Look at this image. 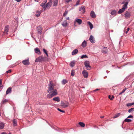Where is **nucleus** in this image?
I'll return each mask as SVG.
<instances>
[{
	"mask_svg": "<svg viewBox=\"0 0 134 134\" xmlns=\"http://www.w3.org/2000/svg\"><path fill=\"white\" fill-rule=\"evenodd\" d=\"M109 98L111 100H112L113 98H114V96L113 95L112 96H111L110 95H109L108 96Z\"/></svg>",
	"mask_w": 134,
	"mask_h": 134,
	"instance_id": "43",
	"label": "nucleus"
},
{
	"mask_svg": "<svg viewBox=\"0 0 134 134\" xmlns=\"http://www.w3.org/2000/svg\"><path fill=\"white\" fill-rule=\"evenodd\" d=\"M72 1V0H66V2H67V3H68L70 2L71 1Z\"/></svg>",
	"mask_w": 134,
	"mask_h": 134,
	"instance_id": "52",
	"label": "nucleus"
},
{
	"mask_svg": "<svg viewBox=\"0 0 134 134\" xmlns=\"http://www.w3.org/2000/svg\"><path fill=\"white\" fill-rule=\"evenodd\" d=\"M62 25L64 27L66 26L67 25V23L66 20L64 21L62 24Z\"/></svg>",
	"mask_w": 134,
	"mask_h": 134,
	"instance_id": "23",
	"label": "nucleus"
},
{
	"mask_svg": "<svg viewBox=\"0 0 134 134\" xmlns=\"http://www.w3.org/2000/svg\"><path fill=\"white\" fill-rule=\"evenodd\" d=\"M58 132H64V131H63L61 129H59L58 130H57Z\"/></svg>",
	"mask_w": 134,
	"mask_h": 134,
	"instance_id": "51",
	"label": "nucleus"
},
{
	"mask_svg": "<svg viewBox=\"0 0 134 134\" xmlns=\"http://www.w3.org/2000/svg\"><path fill=\"white\" fill-rule=\"evenodd\" d=\"M125 122H130L132 121V120L131 119H128L127 118H126L124 120Z\"/></svg>",
	"mask_w": 134,
	"mask_h": 134,
	"instance_id": "31",
	"label": "nucleus"
},
{
	"mask_svg": "<svg viewBox=\"0 0 134 134\" xmlns=\"http://www.w3.org/2000/svg\"><path fill=\"white\" fill-rule=\"evenodd\" d=\"M35 52L38 55L41 54V52L39 48H36L34 49Z\"/></svg>",
	"mask_w": 134,
	"mask_h": 134,
	"instance_id": "13",
	"label": "nucleus"
},
{
	"mask_svg": "<svg viewBox=\"0 0 134 134\" xmlns=\"http://www.w3.org/2000/svg\"><path fill=\"white\" fill-rule=\"evenodd\" d=\"M79 124L81 127H84L85 126V124L83 122H79Z\"/></svg>",
	"mask_w": 134,
	"mask_h": 134,
	"instance_id": "28",
	"label": "nucleus"
},
{
	"mask_svg": "<svg viewBox=\"0 0 134 134\" xmlns=\"http://www.w3.org/2000/svg\"><path fill=\"white\" fill-rule=\"evenodd\" d=\"M31 36L32 37V38H34V39L36 41V39H35V38L33 36H32V34H31Z\"/></svg>",
	"mask_w": 134,
	"mask_h": 134,
	"instance_id": "54",
	"label": "nucleus"
},
{
	"mask_svg": "<svg viewBox=\"0 0 134 134\" xmlns=\"http://www.w3.org/2000/svg\"><path fill=\"white\" fill-rule=\"evenodd\" d=\"M45 3H42V4H40V6L42 7L44 9H45Z\"/></svg>",
	"mask_w": 134,
	"mask_h": 134,
	"instance_id": "39",
	"label": "nucleus"
},
{
	"mask_svg": "<svg viewBox=\"0 0 134 134\" xmlns=\"http://www.w3.org/2000/svg\"><path fill=\"white\" fill-rule=\"evenodd\" d=\"M4 127V124L2 122H0V129H3Z\"/></svg>",
	"mask_w": 134,
	"mask_h": 134,
	"instance_id": "29",
	"label": "nucleus"
},
{
	"mask_svg": "<svg viewBox=\"0 0 134 134\" xmlns=\"http://www.w3.org/2000/svg\"><path fill=\"white\" fill-rule=\"evenodd\" d=\"M37 33L38 34H40L41 35L42 34V27L40 26H39L37 27Z\"/></svg>",
	"mask_w": 134,
	"mask_h": 134,
	"instance_id": "4",
	"label": "nucleus"
},
{
	"mask_svg": "<svg viewBox=\"0 0 134 134\" xmlns=\"http://www.w3.org/2000/svg\"><path fill=\"white\" fill-rule=\"evenodd\" d=\"M87 24L89 25L90 27V29H92L93 27V25L92 23L90 21H88L87 22Z\"/></svg>",
	"mask_w": 134,
	"mask_h": 134,
	"instance_id": "22",
	"label": "nucleus"
},
{
	"mask_svg": "<svg viewBox=\"0 0 134 134\" xmlns=\"http://www.w3.org/2000/svg\"><path fill=\"white\" fill-rule=\"evenodd\" d=\"M128 4V2H126L124 3V5L123 6L122 8H124L125 10L127 8V5Z\"/></svg>",
	"mask_w": 134,
	"mask_h": 134,
	"instance_id": "17",
	"label": "nucleus"
},
{
	"mask_svg": "<svg viewBox=\"0 0 134 134\" xmlns=\"http://www.w3.org/2000/svg\"><path fill=\"white\" fill-rule=\"evenodd\" d=\"M46 58L43 56H41L37 58L35 60L36 62H41L46 60Z\"/></svg>",
	"mask_w": 134,
	"mask_h": 134,
	"instance_id": "2",
	"label": "nucleus"
},
{
	"mask_svg": "<svg viewBox=\"0 0 134 134\" xmlns=\"http://www.w3.org/2000/svg\"><path fill=\"white\" fill-rule=\"evenodd\" d=\"M120 115V113H118L116 114L113 117L114 118H115L119 117Z\"/></svg>",
	"mask_w": 134,
	"mask_h": 134,
	"instance_id": "32",
	"label": "nucleus"
},
{
	"mask_svg": "<svg viewBox=\"0 0 134 134\" xmlns=\"http://www.w3.org/2000/svg\"><path fill=\"white\" fill-rule=\"evenodd\" d=\"M11 72V70L10 69L9 70H8L6 72V73L8 74L10 72Z\"/></svg>",
	"mask_w": 134,
	"mask_h": 134,
	"instance_id": "50",
	"label": "nucleus"
},
{
	"mask_svg": "<svg viewBox=\"0 0 134 134\" xmlns=\"http://www.w3.org/2000/svg\"><path fill=\"white\" fill-rule=\"evenodd\" d=\"M76 22L79 25H80L82 23V21L80 19L76 18L75 19L74 23Z\"/></svg>",
	"mask_w": 134,
	"mask_h": 134,
	"instance_id": "11",
	"label": "nucleus"
},
{
	"mask_svg": "<svg viewBox=\"0 0 134 134\" xmlns=\"http://www.w3.org/2000/svg\"><path fill=\"white\" fill-rule=\"evenodd\" d=\"M106 49V48L104 47L103 48V49L102 50V52L103 53H107V50H104V49Z\"/></svg>",
	"mask_w": 134,
	"mask_h": 134,
	"instance_id": "38",
	"label": "nucleus"
},
{
	"mask_svg": "<svg viewBox=\"0 0 134 134\" xmlns=\"http://www.w3.org/2000/svg\"><path fill=\"white\" fill-rule=\"evenodd\" d=\"M8 100L5 99L2 102V104H5L6 102H8Z\"/></svg>",
	"mask_w": 134,
	"mask_h": 134,
	"instance_id": "45",
	"label": "nucleus"
},
{
	"mask_svg": "<svg viewBox=\"0 0 134 134\" xmlns=\"http://www.w3.org/2000/svg\"><path fill=\"white\" fill-rule=\"evenodd\" d=\"M125 10L124 8H122L119 10L118 12V14H121L124 12Z\"/></svg>",
	"mask_w": 134,
	"mask_h": 134,
	"instance_id": "27",
	"label": "nucleus"
},
{
	"mask_svg": "<svg viewBox=\"0 0 134 134\" xmlns=\"http://www.w3.org/2000/svg\"><path fill=\"white\" fill-rule=\"evenodd\" d=\"M89 40L92 43H95V40L93 36L91 35L90 36Z\"/></svg>",
	"mask_w": 134,
	"mask_h": 134,
	"instance_id": "9",
	"label": "nucleus"
},
{
	"mask_svg": "<svg viewBox=\"0 0 134 134\" xmlns=\"http://www.w3.org/2000/svg\"><path fill=\"white\" fill-rule=\"evenodd\" d=\"M61 105L65 108L68 107V105L65 104L64 102L62 101L61 103Z\"/></svg>",
	"mask_w": 134,
	"mask_h": 134,
	"instance_id": "21",
	"label": "nucleus"
},
{
	"mask_svg": "<svg viewBox=\"0 0 134 134\" xmlns=\"http://www.w3.org/2000/svg\"><path fill=\"white\" fill-rule=\"evenodd\" d=\"M116 10H112L111 12V14L112 15H115L116 13Z\"/></svg>",
	"mask_w": 134,
	"mask_h": 134,
	"instance_id": "30",
	"label": "nucleus"
},
{
	"mask_svg": "<svg viewBox=\"0 0 134 134\" xmlns=\"http://www.w3.org/2000/svg\"><path fill=\"white\" fill-rule=\"evenodd\" d=\"M53 100L57 101V102H59L60 101V99L58 97H55L53 99Z\"/></svg>",
	"mask_w": 134,
	"mask_h": 134,
	"instance_id": "20",
	"label": "nucleus"
},
{
	"mask_svg": "<svg viewBox=\"0 0 134 134\" xmlns=\"http://www.w3.org/2000/svg\"><path fill=\"white\" fill-rule=\"evenodd\" d=\"M49 88L47 90L48 92L50 93L52 91L54 90V85L53 83H51V81H50L48 85Z\"/></svg>",
	"mask_w": 134,
	"mask_h": 134,
	"instance_id": "3",
	"label": "nucleus"
},
{
	"mask_svg": "<svg viewBox=\"0 0 134 134\" xmlns=\"http://www.w3.org/2000/svg\"><path fill=\"white\" fill-rule=\"evenodd\" d=\"M13 124L14 126H16L17 125V120L15 119H14L13 121Z\"/></svg>",
	"mask_w": 134,
	"mask_h": 134,
	"instance_id": "18",
	"label": "nucleus"
},
{
	"mask_svg": "<svg viewBox=\"0 0 134 134\" xmlns=\"http://www.w3.org/2000/svg\"><path fill=\"white\" fill-rule=\"evenodd\" d=\"M68 82V81L65 79H63L62 81V84L63 85H65Z\"/></svg>",
	"mask_w": 134,
	"mask_h": 134,
	"instance_id": "25",
	"label": "nucleus"
},
{
	"mask_svg": "<svg viewBox=\"0 0 134 134\" xmlns=\"http://www.w3.org/2000/svg\"><path fill=\"white\" fill-rule=\"evenodd\" d=\"M1 134H7V133L5 132H3L1 133Z\"/></svg>",
	"mask_w": 134,
	"mask_h": 134,
	"instance_id": "58",
	"label": "nucleus"
},
{
	"mask_svg": "<svg viewBox=\"0 0 134 134\" xmlns=\"http://www.w3.org/2000/svg\"><path fill=\"white\" fill-rule=\"evenodd\" d=\"M133 104H134V103H129L127 104L126 105L127 107H129V106H131Z\"/></svg>",
	"mask_w": 134,
	"mask_h": 134,
	"instance_id": "44",
	"label": "nucleus"
},
{
	"mask_svg": "<svg viewBox=\"0 0 134 134\" xmlns=\"http://www.w3.org/2000/svg\"><path fill=\"white\" fill-rule=\"evenodd\" d=\"M90 64V62L88 61H85L84 62V65L85 66Z\"/></svg>",
	"mask_w": 134,
	"mask_h": 134,
	"instance_id": "36",
	"label": "nucleus"
},
{
	"mask_svg": "<svg viewBox=\"0 0 134 134\" xmlns=\"http://www.w3.org/2000/svg\"><path fill=\"white\" fill-rule=\"evenodd\" d=\"M66 19L67 20H69V17H68L66 18Z\"/></svg>",
	"mask_w": 134,
	"mask_h": 134,
	"instance_id": "60",
	"label": "nucleus"
},
{
	"mask_svg": "<svg viewBox=\"0 0 134 134\" xmlns=\"http://www.w3.org/2000/svg\"><path fill=\"white\" fill-rule=\"evenodd\" d=\"M134 111V108H132L128 110V112L129 113H131Z\"/></svg>",
	"mask_w": 134,
	"mask_h": 134,
	"instance_id": "41",
	"label": "nucleus"
},
{
	"mask_svg": "<svg viewBox=\"0 0 134 134\" xmlns=\"http://www.w3.org/2000/svg\"><path fill=\"white\" fill-rule=\"evenodd\" d=\"M90 15L91 17L93 18H94L96 17L95 14L93 11H91L90 14Z\"/></svg>",
	"mask_w": 134,
	"mask_h": 134,
	"instance_id": "10",
	"label": "nucleus"
},
{
	"mask_svg": "<svg viewBox=\"0 0 134 134\" xmlns=\"http://www.w3.org/2000/svg\"><path fill=\"white\" fill-rule=\"evenodd\" d=\"M71 75L72 76H73L75 75V70H71Z\"/></svg>",
	"mask_w": 134,
	"mask_h": 134,
	"instance_id": "33",
	"label": "nucleus"
},
{
	"mask_svg": "<svg viewBox=\"0 0 134 134\" xmlns=\"http://www.w3.org/2000/svg\"><path fill=\"white\" fill-rule=\"evenodd\" d=\"M43 51L44 53L46 54V55L47 57H48V55L47 51L44 48H43Z\"/></svg>",
	"mask_w": 134,
	"mask_h": 134,
	"instance_id": "40",
	"label": "nucleus"
},
{
	"mask_svg": "<svg viewBox=\"0 0 134 134\" xmlns=\"http://www.w3.org/2000/svg\"><path fill=\"white\" fill-rule=\"evenodd\" d=\"M9 29V26L8 25L6 26L5 27V29L4 31V33H6L7 34H8V32Z\"/></svg>",
	"mask_w": 134,
	"mask_h": 134,
	"instance_id": "15",
	"label": "nucleus"
},
{
	"mask_svg": "<svg viewBox=\"0 0 134 134\" xmlns=\"http://www.w3.org/2000/svg\"><path fill=\"white\" fill-rule=\"evenodd\" d=\"M22 62L23 64L25 65H28L30 64L29 59L23 60Z\"/></svg>",
	"mask_w": 134,
	"mask_h": 134,
	"instance_id": "6",
	"label": "nucleus"
},
{
	"mask_svg": "<svg viewBox=\"0 0 134 134\" xmlns=\"http://www.w3.org/2000/svg\"><path fill=\"white\" fill-rule=\"evenodd\" d=\"M51 2H48L45 5V9L48 7L50 8L51 7Z\"/></svg>",
	"mask_w": 134,
	"mask_h": 134,
	"instance_id": "19",
	"label": "nucleus"
},
{
	"mask_svg": "<svg viewBox=\"0 0 134 134\" xmlns=\"http://www.w3.org/2000/svg\"><path fill=\"white\" fill-rule=\"evenodd\" d=\"M85 6L83 5H81L80 7H79V11H80L82 10L83 11L82 13L84 14L85 12Z\"/></svg>",
	"mask_w": 134,
	"mask_h": 134,
	"instance_id": "8",
	"label": "nucleus"
},
{
	"mask_svg": "<svg viewBox=\"0 0 134 134\" xmlns=\"http://www.w3.org/2000/svg\"><path fill=\"white\" fill-rule=\"evenodd\" d=\"M2 84V80L1 79L0 80V85Z\"/></svg>",
	"mask_w": 134,
	"mask_h": 134,
	"instance_id": "56",
	"label": "nucleus"
},
{
	"mask_svg": "<svg viewBox=\"0 0 134 134\" xmlns=\"http://www.w3.org/2000/svg\"><path fill=\"white\" fill-rule=\"evenodd\" d=\"M75 64V61H73L71 62L70 65L71 67H72L74 66Z\"/></svg>",
	"mask_w": 134,
	"mask_h": 134,
	"instance_id": "26",
	"label": "nucleus"
},
{
	"mask_svg": "<svg viewBox=\"0 0 134 134\" xmlns=\"http://www.w3.org/2000/svg\"><path fill=\"white\" fill-rule=\"evenodd\" d=\"M12 88L10 87H9L7 89L6 92V94L7 95L11 93L12 91Z\"/></svg>",
	"mask_w": 134,
	"mask_h": 134,
	"instance_id": "12",
	"label": "nucleus"
},
{
	"mask_svg": "<svg viewBox=\"0 0 134 134\" xmlns=\"http://www.w3.org/2000/svg\"><path fill=\"white\" fill-rule=\"evenodd\" d=\"M85 66L87 70H90L91 69V67L90 66V64Z\"/></svg>",
	"mask_w": 134,
	"mask_h": 134,
	"instance_id": "34",
	"label": "nucleus"
},
{
	"mask_svg": "<svg viewBox=\"0 0 134 134\" xmlns=\"http://www.w3.org/2000/svg\"><path fill=\"white\" fill-rule=\"evenodd\" d=\"M128 32V31H127V30H126V31H125V33H126V34H127V33Z\"/></svg>",
	"mask_w": 134,
	"mask_h": 134,
	"instance_id": "59",
	"label": "nucleus"
},
{
	"mask_svg": "<svg viewBox=\"0 0 134 134\" xmlns=\"http://www.w3.org/2000/svg\"><path fill=\"white\" fill-rule=\"evenodd\" d=\"M127 88H125L124 89H123L122 91V92H120L119 93V95H120V94H121L122 93H124L125 91L127 90Z\"/></svg>",
	"mask_w": 134,
	"mask_h": 134,
	"instance_id": "42",
	"label": "nucleus"
},
{
	"mask_svg": "<svg viewBox=\"0 0 134 134\" xmlns=\"http://www.w3.org/2000/svg\"><path fill=\"white\" fill-rule=\"evenodd\" d=\"M36 13L37 14H36V15L37 17H38L40 16V14H41V12L40 11H37L36 12Z\"/></svg>",
	"mask_w": 134,
	"mask_h": 134,
	"instance_id": "37",
	"label": "nucleus"
},
{
	"mask_svg": "<svg viewBox=\"0 0 134 134\" xmlns=\"http://www.w3.org/2000/svg\"><path fill=\"white\" fill-rule=\"evenodd\" d=\"M9 134H11V133L10 132H9Z\"/></svg>",
	"mask_w": 134,
	"mask_h": 134,
	"instance_id": "64",
	"label": "nucleus"
},
{
	"mask_svg": "<svg viewBox=\"0 0 134 134\" xmlns=\"http://www.w3.org/2000/svg\"><path fill=\"white\" fill-rule=\"evenodd\" d=\"M78 51L77 49H75L71 53V54L72 55H74L76 54L78 52Z\"/></svg>",
	"mask_w": 134,
	"mask_h": 134,
	"instance_id": "14",
	"label": "nucleus"
},
{
	"mask_svg": "<svg viewBox=\"0 0 134 134\" xmlns=\"http://www.w3.org/2000/svg\"><path fill=\"white\" fill-rule=\"evenodd\" d=\"M100 90V89H98V88H97V89H96L95 90H94L93 91V92H95V91H98V90Z\"/></svg>",
	"mask_w": 134,
	"mask_h": 134,
	"instance_id": "53",
	"label": "nucleus"
},
{
	"mask_svg": "<svg viewBox=\"0 0 134 134\" xmlns=\"http://www.w3.org/2000/svg\"><path fill=\"white\" fill-rule=\"evenodd\" d=\"M87 46V42L86 41L84 40L82 43L81 44V46L83 48H85Z\"/></svg>",
	"mask_w": 134,
	"mask_h": 134,
	"instance_id": "16",
	"label": "nucleus"
},
{
	"mask_svg": "<svg viewBox=\"0 0 134 134\" xmlns=\"http://www.w3.org/2000/svg\"><path fill=\"white\" fill-rule=\"evenodd\" d=\"M39 0H35V1H37V2H38V1Z\"/></svg>",
	"mask_w": 134,
	"mask_h": 134,
	"instance_id": "63",
	"label": "nucleus"
},
{
	"mask_svg": "<svg viewBox=\"0 0 134 134\" xmlns=\"http://www.w3.org/2000/svg\"><path fill=\"white\" fill-rule=\"evenodd\" d=\"M129 30H130V28L128 27L127 28V30L128 31Z\"/></svg>",
	"mask_w": 134,
	"mask_h": 134,
	"instance_id": "57",
	"label": "nucleus"
},
{
	"mask_svg": "<svg viewBox=\"0 0 134 134\" xmlns=\"http://www.w3.org/2000/svg\"><path fill=\"white\" fill-rule=\"evenodd\" d=\"M58 2V0H55L53 2V6H57Z\"/></svg>",
	"mask_w": 134,
	"mask_h": 134,
	"instance_id": "24",
	"label": "nucleus"
},
{
	"mask_svg": "<svg viewBox=\"0 0 134 134\" xmlns=\"http://www.w3.org/2000/svg\"><path fill=\"white\" fill-rule=\"evenodd\" d=\"M68 13V11L65 10L63 14V15L65 16H66L67 15V14Z\"/></svg>",
	"mask_w": 134,
	"mask_h": 134,
	"instance_id": "48",
	"label": "nucleus"
},
{
	"mask_svg": "<svg viewBox=\"0 0 134 134\" xmlns=\"http://www.w3.org/2000/svg\"><path fill=\"white\" fill-rule=\"evenodd\" d=\"M38 38H39V40L40 41L41 40V38H39V37L38 36Z\"/></svg>",
	"mask_w": 134,
	"mask_h": 134,
	"instance_id": "55",
	"label": "nucleus"
},
{
	"mask_svg": "<svg viewBox=\"0 0 134 134\" xmlns=\"http://www.w3.org/2000/svg\"><path fill=\"white\" fill-rule=\"evenodd\" d=\"M81 58L82 59L84 58H88V57L86 54L82 55L81 57Z\"/></svg>",
	"mask_w": 134,
	"mask_h": 134,
	"instance_id": "35",
	"label": "nucleus"
},
{
	"mask_svg": "<svg viewBox=\"0 0 134 134\" xmlns=\"http://www.w3.org/2000/svg\"><path fill=\"white\" fill-rule=\"evenodd\" d=\"M80 2V0H78L76 2V4L74 6H76L77 5H80L79 3Z\"/></svg>",
	"mask_w": 134,
	"mask_h": 134,
	"instance_id": "46",
	"label": "nucleus"
},
{
	"mask_svg": "<svg viewBox=\"0 0 134 134\" xmlns=\"http://www.w3.org/2000/svg\"><path fill=\"white\" fill-rule=\"evenodd\" d=\"M130 118L133 119V117L132 115H130L129 116L127 117V118Z\"/></svg>",
	"mask_w": 134,
	"mask_h": 134,
	"instance_id": "49",
	"label": "nucleus"
},
{
	"mask_svg": "<svg viewBox=\"0 0 134 134\" xmlns=\"http://www.w3.org/2000/svg\"><path fill=\"white\" fill-rule=\"evenodd\" d=\"M57 110L58 111L63 113H64L65 112L64 111L62 110L59 108H58Z\"/></svg>",
	"mask_w": 134,
	"mask_h": 134,
	"instance_id": "47",
	"label": "nucleus"
},
{
	"mask_svg": "<svg viewBox=\"0 0 134 134\" xmlns=\"http://www.w3.org/2000/svg\"><path fill=\"white\" fill-rule=\"evenodd\" d=\"M47 2V0H45L44 1V3H45V4Z\"/></svg>",
	"mask_w": 134,
	"mask_h": 134,
	"instance_id": "61",
	"label": "nucleus"
},
{
	"mask_svg": "<svg viewBox=\"0 0 134 134\" xmlns=\"http://www.w3.org/2000/svg\"><path fill=\"white\" fill-rule=\"evenodd\" d=\"M104 116H102L100 117V118H104Z\"/></svg>",
	"mask_w": 134,
	"mask_h": 134,
	"instance_id": "62",
	"label": "nucleus"
},
{
	"mask_svg": "<svg viewBox=\"0 0 134 134\" xmlns=\"http://www.w3.org/2000/svg\"><path fill=\"white\" fill-rule=\"evenodd\" d=\"M58 94L57 90H54L52 92L51 94H49L47 95V97L48 98H51L54 96Z\"/></svg>",
	"mask_w": 134,
	"mask_h": 134,
	"instance_id": "1",
	"label": "nucleus"
},
{
	"mask_svg": "<svg viewBox=\"0 0 134 134\" xmlns=\"http://www.w3.org/2000/svg\"><path fill=\"white\" fill-rule=\"evenodd\" d=\"M82 73L85 78H86L88 77V73L86 70H84L83 71Z\"/></svg>",
	"mask_w": 134,
	"mask_h": 134,
	"instance_id": "7",
	"label": "nucleus"
},
{
	"mask_svg": "<svg viewBox=\"0 0 134 134\" xmlns=\"http://www.w3.org/2000/svg\"><path fill=\"white\" fill-rule=\"evenodd\" d=\"M131 16L130 12L128 11H126L124 14V16L126 19L130 18Z\"/></svg>",
	"mask_w": 134,
	"mask_h": 134,
	"instance_id": "5",
	"label": "nucleus"
}]
</instances>
